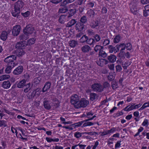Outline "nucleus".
<instances>
[{
  "mask_svg": "<svg viewBox=\"0 0 149 149\" xmlns=\"http://www.w3.org/2000/svg\"><path fill=\"white\" fill-rule=\"evenodd\" d=\"M35 40L36 39L34 38H32L28 40V42L29 45H32L33 44L35 43Z\"/></svg>",
  "mask_w": 149,
  "mask_h": 149,
  "instance_id": "obj_51",
  "label": "nucleus"
},
{
  "mask_svg": "<svg viewBox=\"0 0 149 149\" xmlns=\"http://www.w3.org/2000/svg\"><path fill=\"white\" fill-rule=\"evenodd\" d=\"M87 43L90 45H92L93 46L96 44L95 40L93 38H90L87 40Z\"/></svg>",
  "mask_w": 149,
  "mask_h": 149,
  "instance_id": "obj_24",
  "label": "nucleus"
},
{
  "mask_svg": "<svg viewBox=\"0 0 149 149\" xmlns=\"http://www.w3.org/2000/svg\"><path fill=\"white\" fill-rule=\"evenodd\" d=\"M8 126L7 124V122L6 120H0V127L4 128L7 127Z\"/></svg>",
  "mask_w": 149,
  "mask_h": 149,
  "instance_id": "obj_28",
  "label": "nucleus"
},
{
  "mask_svg": "<svg viewBox=\"0 0 149 149\" xmlns=\"http://www.w3.org/2000/svg\"><path fill=\"white\" fill-rule=\"evenodd\" d=\"M116 47L117 48V51H116V52L118 51L120 48V54H122L123 52V50L126 48L128 50H131L132 48V46L131 44L130 43H128L126 44L124 43H120L118 45H117L116 46Z\"/></svg>",
  "mask_w": 149,
  "mask_h": 149,
  "instance_id": "obj_2",
  "label": "nucleus"
},
{
  "mask_svg": "<svg viewBox=\"0 0 149 149\" xmlns=\"http://www.w3.org/2000/svg\"><path fill=\"white\" fill-rule=\"evenodd\" d=\"M87 14L89 17H93L94 15V12L93 10L92 9H90L88 11Z\"/></svg>",
  "mask_w": 149,
  "mask_h": 149,
  "instance_id": "obj_38",
  "label": "nucleus"
},
{
  "mask_svg": "<svg viewBox=\"0 0 149 149\" xmlns=\"http://www.w3.org/2000/svg\"><path fill=\"white\" fill-rule=\"evenodd\" d=\"M129 106V105L127 106L126 107L124 108L123 109L125 111H129L135 109L134 104H132L130 106Z\"/></svg>",
  "mask_w": 149,
  "mask_h": 149,
  "instance_id": "obj_21",
  "label": "nucleus"
},
{
  "mask_svg": "<svg viewBox=\"0 0 149 149\" xmlns=\"http://www.w3.org/2000/svg\"><path fill=\"white\" fill-rule=\"evenodd\" d=\"M108 59L111 62H114L116 60V57L113 55H111L108 57Z\"/></svg>",
  "mask_w": 149,
  "mask_h": 149,
  "instance_id": "obj_23",
  "label": "nucleus"
},
{
  "mask_svg": "<svg viewBox=\"0 0 149 149\" xmlns=\"http://www.w3.org/2000/svg\"><path fill=\"white\" fill-rule=\"evenodd\" d=\"M65 2V0H64L63 1V3H62L61 5L63 6V8H60L59 9V12L61 13H65V8L64 6H65L64 2Z\"/></svg>",
  "mask_w": 149,
  "mask_h": 149,
  "instance_id": "obj_39",
  "label": "nucleus"
},
{
  "mask_svg": "<svg viewBox=\"0 0 149 149\" xmlns=\"http://www.w3.org/2000/svg\"><path fill=\"white\" fill-rule=\"evenodd\" d=\"M82 134V133L80 132H77L74 133V137L76 138H79L81 136Z\"/></svg>",
  "mask_w": 149,
  "mask_h": 149,
  "instance_id": "obj_48",
  "label": "nucleus"
},
{
  "mask_svg": "<svg viewBox=\"0 0 149 149\" xmlns=\"http://www.w3.org/2000/svg\"><path fill=\"white\" fill-rule=\"evenodd\" d=\"M82 122H80L75 124H74V128H76L81 126L82 125Z\"/></svg>",
  "mask_w": 149,
  "mask_h": 149,
  "instance_id": "obj_57",
  "label": "nucleus"
},
{
  "mask_svg": "<svg viewBox=\"0 0 149 149\" xmlns=\"http://www.w3.org/2000/svg\"><path fill=\"white\" fill-rule=\"evenodd\" d=\"M43 106L45 109L47 110L50 109L51 108L49 102L45 98L43 100Z\"/></svg>",
  "mask_w": 149,
  "mask_h": 149,
  "instance_id": "obj_11",
  "label": "nucleus"
},
{
  "mask_svg": "<svg viewBox=\"0 0 149 149\" xmlns=\"http://www.w3.org/2000/svg\"><path fill=\"white\" fill-rule=\"evenodd\" d=\"M109 134L111 133H113L116 131V129L115 127H113L109 130H107Z\"/></svg>",
  "mask_w": 149,
  "mask_h": 149,
  "instance_id": "obj_55",
  "label": "nucleus"
},
{
  "mask_svg": "<svg viewBox=\"0 0 149 149\" xmlns=\"http://www.w3.org/2000/svg\"><path fill=\"white\" fill-rule=\"evenodd\" d=\"M122 141L121 140H120L117 141L115 145V148H119L121 145V143Z\"/></svg>",
  "mask_w": 149,
  "mask_h": 149,
  "instance_id": "obj_50",
  "label": "nucleus"
},
{
  "mask_svg": "<svg viewBox=\"0 0 149 149\" xmlns=\"http://www.w3.org/2000/svg\"><path fill=\"white\" fill-rule=\"evenodd\" d=\"M51 83L50 81L47 82L45 84L44 86L42 89V92L43 93L48 91L50 87Z\"/></svg>",
  "mask_w": 149,
  "mask_h": 149,
  "instance_id": "obj_14",
  "label": "nucleus"
},
{
  "mask_svg": "<svg viewBox=\"0 0 149 149\" xmlns=\"http://www.w3.org/2000/svg\"><path fill=\"white\" fill-rule=\"evenodd\" d=\"M89 103L88 100L85 99H82L79 102L77 105H76V108H79L81 107H86Z\"/></svg>",
  "mask_w": 149,
  "mask_h": 149,
  "instance_id": "obj_4",
  "label": "nucleus"
},
{
  "mask_svg": "<svg viewBox=\"0 0 149 149\" xmlns=\"http://www.w3.org/2000/svg\"><path fill=\"white\" fill-rule=\"evenodd\" d=\"M131 11L134 14H136L137 10V8L136 6L132 5L130 8Z\"/></svg>",
  "mask_w": 149,
  "mask_h": 149,
  "instance_id": "obj_27",
  "label": "nucleus"
},
{
  "mask_svg": "<svg viewBox=\"0 0 149 149\" xmlns=\"http://www.w3.org/2000/svg\"><path fill=\"white\" fill-rule=\"evenodd\" d=\"M83 2V0H77L75 3L76 5H81L82 4Z\"/></svg>",
  "mask_w": 149,
  "mask_h": 149,
  "instance_id": "obj_60",
  "label": "nucleus"
},
{
  "mask_svg": "<svg viewBox=\"0 0 149 149\" xmlns=\"http://www.w3.org/2000/svg\"><path fill=\"white\" fill-rule=\"evenodd\" d=\"M10 30H8L7 31H3L0 35V38L3 41L6 40L7 38L8 34L10 32Z\"/></svg>",
  "mask_w": 149,
  "mask_h": 149,
  "instance_id": "obj_10",
  "label": "nucleus"
},
{
  "mask_svg": "<svg viewBox=\"0 0 149 149\" xmlns=\"http://www.w3.org/2000/svg\"><path fill=\"white\" fill-rule=\"evenodd\" d=\"M93 125V123L91 122H88L85 123L83 125V127L90 126Z\"/></svg>",
  "mask_w": 149,
  "mask_h": 149,
  "instance_id": "obj_49",
  "label": "nucleus"
},
{
  "mask_svg": "<svg viewBox=\"0 0 149 149\" xmlns=\"http://www.w3.org/2000/svg\"><path fill=\"white\" fill-rule=\"evenodd\" d=\"M99 56L103 58H105L107 56V54L103 51H100L99 52Z\"/></svg>",
  "mask_w": 149,
  "mask_h": 149,
  "instance_id": "obj_36",
  "label": "nucleus"
},
{
  "mask_svg": "<svg viewBox=\"0 0 149 149\" xmlns=\"http://www.w3.org/2000/svg\"><path fill=\"white\" fill-rule=\"evenodd\" d=\"M112 87L113 89H115L117 88V84L116 82L112 83Z\"/></svg>",
  "mask_w": 149,
  "mask_h": 149,
  "instance_id": "obj_61",
  "label": "nucleus"
},
{
  "mask_svg": "<svg viewBox=\"0 0 149 149\" xmlns=\"http://www.w3.org/2000/svg\"><path fill=\"white\" fill-rule=\"evenodd\" d=\"M108 66L109 68L111 70H114V66L113 64H108Z\"/></svg>",
  "mask_w": 149,
  "mask_h": 149,
  "instance_id": "obj_63",
  "label": "nucleus"
},
{
  "mask_svg": "<svg viewBox=\"0 0 149 149\" xmlns=\"http://www.w3.org/2000/svg\"><path fill=\"white\" fill-rule=\"evenodd\" d=\"M74 128V124L70 125L69 126H66V129L72 130Z\"/></svg>",
  "mask_w": 149,
  "mask_h": 149,
  "instance_id": "obj_56",
  "label": "nucleus"
},
{
  "mask_svg": "<svg viewBox=\"0 0 149 149\" xmlns=\"http://www.w3.org/2000/svg\"><path fill=\"white\" fill-rule=\"evenodd\" d=\"M88 6L90 8H92L94 6V3L93 2L89 1L87 3Z\"/></svg>",
  "mask_w": 149,
  "mask_h": 149,
  "instance_id": "obj_64",
  "label": "nucleus"
},
{
  "mask_svg": "<svg viewBox=\"0 0 149 149\" xmlns=\"http://www.w3.org/2000/svg\"><path fill=\"white\" fill-rule=\"evenodd\" d=\"M23 70V66H19L14 70L13 71V73L15 75H19L22 72Z\"/></svg>",
  "mask_w": 149,
  "mask_h": 149,
  "instance_id": "obj_12",
  "label": "nucleus"
},
{
  "mask_svg": "<svg viewBox=\"0 0 149 149\" xmlns=\"http://www.w3.org/2000/svg\"><path fill=\"white\" fill-rule=\"evenodd\" d=\"M91 50L90 47L88 45H86L82 47L81 50L84 53H88Z\"/></svg>",
  "mask_w": 149,
  "mask_h": 149,
  "instance_id": "obj_16",
  "label": "nucleus"
},
{
  "mask_svg": "<svg viewBox=\"0 0 149 149\" xmlns=\"http://www.w3.org/2000/svg\"><path fill=\"white\" fill-rule=\"evenodd\" d=\"M16 56L15 55H11L7 57L4 60V62L7 64V65L15 66L16 65L14 62L16 60Z\"/></svg>",
  "mask_w": 149,
  "mask_h": 149,
  "instance_id": "obj_3",
  "label": "nucleus"
},
{
  "mask_svg": "<svg viewBox=\"0 0 149 149\" xmlns=\"http://www.w3.org/2000/svg\"><path fill=\"white\" fill-rule=\"evenodd\" d=\"M116 71L119 72L121 71L122 69L121 66L119 65H116Z\"/></svg>",
  "mask_w": 149,
  "mask_h": 149,
  "instance_id": "obj_58",
  "label": "nucleus"
},
{
  "mask_svg": "<svg viewBox=\"0 0 149 149\" xmlns=\"http://www.w3.org/2000/svg\"><path fill=\"white\" fill-rule=\"evenodd\" d=\"M30 14V12L27 11L25 13H21V14L24 17H27Z\"/></svg>",
  "mask_w": 149,
  "mask_h": 149,
  "instance_id": "obj_54",
  "label": "nucleus"
},
{
  "mask_svg": "<svg viewBox=\"0 0 149 149\" xmlns=\"http://www.w3.org/2000/svg\"><path fill=\"white\" fill-rule=\"evenodd\" d=\"M120 36L119 35H117L114 39L113 42L115 43H117L120 41Z\"/></svg>",
  "mask_w": 149,
  "mask_h": 149,
  "instance_id": "obj_43",
  "label": "nucleus"
},
{
  "mask_svg": "<svg viewBox=\"0 0 149 149\" xmlns=\"http://www.w3.org/2000/svg\"><path fill=\"white\" fill-rule=\"evenodd\" d=\"M24 33V34L21 35L19 36L20 40H25L29 38V35L27 33H25V32Z\"/></svg>",
  "mask_w": 149,
  "mask_h": 149,
  "instance_id": "obj_20",
  "label": "nucleus"
},
{
  "mask_svg": "<svg viewBox=\"0 0 149 149\" xmlns=\"http://www.w3.org/2000/svg\"><path fill=\"white\" fill-rule=\"evenodd\" d=\"M142 125L143 126L147 127L148 125V122L147 119H145L142 123Z\"/></svg>",
  "mask_w": 149,
  "mask_h": 149,
  "instance_id": "obj_47",
  "label": "nucleus"
},
{
  "mask_svg": "<svg viewBox=\"0 0 149 149\" xmlns=\"http://www.w3.org/2000/svg\"><path fill=\"white\" fill-rule=\"evenodd\" d=\"M30 86L31 84L29 83L27 85H26L25 86H26V88L24 89V92L26 93L30 91L31 88H30Z\"/></svg>",
  "mask_w": 149,
  "mask_h": 149,
  "instance_id": "obj_37",
  "label": "nucleus"
},
{
  "mask_svg": "<svg viewBox=\"0 0 149 149\" xmlns=\"http://www.w3.org/2000/svg\"><path fill=\"white\" fill-rule=\"evenodd\" d=\"M34 30V27L31 24L27 25L23 30V32L27 33L28 35L31 34L33 33V31Z\"/></svg>",
  "mask_w": 149,
  "mask_h": 149,
  "instance_id": "obj_6",
  "label": "nucleus"
},
{
  "mask_svg": "<svg viewBox=\"0 0 149 149\" xmlns=\"http://www.w3.org/2000/svg\"><path fill=\"white\" fill-rule=\"evenodd\" d=\"M98 25V22L97 21H93L91 24V27L95 28Z\"/></svg>",
  "mask_w": 149,
  "mask_h": 149,
  "instance_id": "obj_45",
  "label": "nucleus"
},
{
  "mask_svg": "<svg viewBox=\"0 0 149 149\" xmlns=\"http://www.w3.org/2000/svg\"><path fill=\"white\" fill-rule=\"evenodd\" d=\"M26 46L22 42H19L17 43L15 45V47L17 49H23L25 48Z\"/></svg>",
  "mask_w": 149,
  "mask_h": 149,
  "instance_id": "obj_13",
  "label": "nucleus"
},
{
  "mask_svg": "<svg viewBox=\"0 0 149 149\" xmlns=\"http://www.w3.org/2000/svg\"><path fill=\"white\" fill-rule=\"evenodd\" d=\"M7 67L5 70V71L6 73H10L11 71V70L15 66L12 65H7Z\"/></svg>",
  "mask_w": 149,
  "mask_h": 149,
  "instance_id": "obj_25",
  "label": "nucleus"
},
{
  "mask_svg": "<svg viewBox=\"0 0 149 149\" xmlns=\"http://www.w3.org/2000/svg\"><path fill=\"white\" fill-rule=\"evenodd\" d=\"M96 63L98 65L101 66H102L107 63L106 60L103 59H100L97 60Z\"/></svg>",
  "mask_w": 149,
  "mask_h": 149,
  "instance_id": "obj_17",
  "label": "nucleus"
},
{
  "mask_svg": "<svg viewBox=\"0 0 149 149\" xmlns=\"http://www.w3.org/2000/svg\"><path fill=\"white\" fill-rule=\"evenodd\" d=\"M69 44L71 47H74L77 44V42L75 40H72L69 42Z\"/></svg>",
  "mask_w": 149,
  "mask_h": 149,
  "instance_id": "obj_26",
  "label": "nucleus"
},
{
  "mask_svg": "<svg viewBox=\"0 0 149 149\" xmlns=\"http://www.w3.org/2000/svg\"><path fill=\"white\" fill-rule=\"evenodd\" d=\"M54 102L52 103V105L53 107V108L54 109H56L59 106V102L58 100H55V101H53Z\"/></svg>",
  "mask_w": 149,
  "mask_h": 149,
  "instance_id": "obj_29",
  "label": "nucleus"
},
{
  "mask_svg": "<svg viewBox=\"0 0 149 149\" xmlns=\"http://www.w3.org/2000/svg\"><path fill=\"white\" fill-rule=\"evenodd\" d=\"M26 81L25 79L22 80L19 82L17 87L19 88H22L26 85Z\"/></svg>",
  "mask_w": 149,
  "mask_h": 149,
  "instance_id": "obj_18",
  "label": "nucleus"
},
{
  "mask_svg": "<svg viewBox=\"0 0 149 149\" xmlns=\"http://www.w3.org/2000/svg\"><path fill=\"white\" fill-rule=\"evenodd\" d=\"M110 42L109 40L107 39H106L104 40L103 42V45L104 46H106L108 45Z\"/></svg>",
  "mask_w": 149,
  "mask_h": 149,
  "instance_id": "obj_59",
  "label": "nucleus"
},
{
  "mask_svg": "<svg viewBox=\"0 0 149 149\" xmlns=\"http://www.w3.org/2000/svg\"><path fill=\"white\" fill-rule=\"evenodd\" d=\"M36 95V92L35 91H33L31 93V94L27 96V97L29 99H33L35 96Z\"/></svg>",
  "mask_w": 149,
  "mask_h": 149,
  "instance_id": "obj_33",
  "label": "nucleus"
},
{
  "mask_svg": "<svg viewBox=\"0 0 149 149\" xmlns=\"http://www.w3.org/2000/svg\"><path fill=\"white\" fill-rule=\"evenodd\" d=\"M24 4L22 0H18L15 3L14 6V10L12 11V15L17 17L21 11L24 6Z\"/></svg>",
  "mask_w": 149,
  "mask_h": 149,
  "instance_id": "obj_1",
  "label": "nucleus"
},
{
  "mask_svg": "<svg viewBox=\"0 0 149 149\" xmlns=\"http://www.w3.org/2000/svg\"><path fill=\"white\" fill-rule=\"evenodd\" d=\"M75 27L76 30L81 31L84 29V26L81 23H78L76 24Z\"/></svg>",
  "mask_w": 149,
  "mask_h": 149,
  "instance_id": "obj_19",
  "label": "nucleus"
},
{
  "mask_svg": "<svg viewBox=\"0 0 149 149\" xmlns=\"http://www.w3.org/2000/svg\"><path fill=\"white\" fill-rule=\"evenodd\" d=\"M79 100V98L77 95H73L71 97L70 102L72 104L74 105L76 108V105L78 104Z\"/></svg>",
  "mask_w": 149,
  "mask_h": 149,
  "instance_id": "obj_5",
  "label": "nucleus"
},
{
  "mask_svg": "<svg viewBox=\"0 0 149 149\" xmlns=\"http://www.w3.org/2000/svg\"><path fill=\"white\" fill-rule=\"evenodd\" d=\"M11 85L10 81L8 80L3 81L2 84V86L4 88L8 89L10 87Z\"/></svg>",
  "mask_w": 149,
  "mask_h": 149,
  "instance_id": "obj_15",
  "label": "nucleus"
},
{
  "mask_svg": "<svg viewBox=\"0 0 149 149\" xmlns=\"http://www.w3.org/2000/svg\"><path fill=\"white\" fill-rule=\"evenodd\" d=\"M148 107H149V101L144 103L140 110H142Z\"/></svg>",
  "mask_w": 149,
  "mask_h": 149,
  "instance_id": "obj_34",
  "label": "nucleus"
},
{
  "mask_svg": "<svg viewBox=\"0 0 149 149\" xmlns=\"http://www.w3.org/2000/svg\"><path fill=\"white\" fill-rule=\"evenodd\" d=\"M76 10L75 9H70L68 12V13L69 15V17H70L73 15L75 13Z\"/></svg>",
  "mask_w": 149,
  "mask_h": 149,
  "instance_id": "obj_40",
  "label": "nucleus"
},
{
  "mask_svg": "<svg viewBox=\"0 0 149 149\" xmlns=\"http://www.w3.org/2000/svg\"><path fill=\"white\" fill-rule=\"evenodd\" d=\"M87 20L86 17L85 16H83L81 18L80 21L81 22L84 23L86 22Z\"/></svg>",
  "mask_w": 149,
  "mask_h": 149,
  "instance_id": "obj_52",
  "label": "nucleus"
},
{
  "mask_svg": "<svg viewBox=\"0 0 149 149\" xmlns=\"http://www.w3.org/2000/svg\"><path fill=\"white\" fill-rule=\"evenodd\" d=\"M94 38H95V42H99L101 39L100 36L98 34H95L94 36Z\"/></svg>",
  "mask_w": 149,
  "mask_h": 149,
  "instance_id": "obj_46",
  "label": "nucleus"
},
{
  "mask_svg": "<svg viewBox=\"0 0 149 149\" xmlns=\"http://www.w3.org/2000/svg\"><path fill=\"white\" fill-rule=\"evenodd\" d=\"M143 130V127H141L138 130V132L135 134L134 136V137L139 135L140 132H142Z\"/></svg>",
  "mask_w": 149,
  "mask_h": 149,
  "instance_id": "obj_44",
  "label": "nucleus"
},
{
  "mask_svg": "<svg viewBox=\"0 0 149 149\" xmlns=\"http://www.w3.org/2000/svg\"><path fill=\"white\" fill-rule=\"evenodd\" d=\"M87 40H88V37L85 35H83L80 38V42L81 43H84L85 42H87Z\"/></svg>",
  "mask_w": 149,
  "mask_h": 149,
  "instance_id": "obj_31",
  "label": "nucleus"
},
{
  "mask_svg": "<svg viewBox=\"0 0 149 149\" xmlns=\"http://www.w3.org/2000/svg\"><path fill=\"white\" fill-rule=\"evenodd\" d=\"M102 48V46L100 45H96L94 47V50L96 52H97L98 51H100Z\"/></svg>",
  "mask_w": 149,
  "mask_h": 149,
  "instance_id": "obj_41",
  "label": "nucleus"
},
{
  "mask_svg": "<svg viewBox=\"0 0 149 149\" xmlns=\"http://www.w3.org/2000/svg\"><path fill=\"white\" fill-rule=\"evenodd\" d=\"M108 49L109 52L110 53H112L113 52L116 53L117 52H116V51H117L116 46L114 47L112 45H110L108 47Z\"/></svg>",
  "mask_w": 149,
  "mask_h": 149,
  "instance_id": "obj_22",
  "label": "nucleus"
},
{
  "mask_svg": "<svg viewBox=\"0 0 149 149\" xmlns=\"http://www.w3.org/2000/svg\"><path fill=\"white\" fill-rule=\"evenodd\" d=\"M13 54L18 57L22 56L23 55L25 54V52L23 49H17L16 50H14L13 52Z\"/></svg>",
  "mask_w": 149,
  "mask_h": 149,
  "instance_id": "obj_9",
  "label": "nucleus"
},
{
  "mask_svg": "<svg viewBox=\"0 0 149 149\" xmlns=\"http://www.w3.org/2000/svg\"><path fill=\"white\" fill-rule=\"evenodd\" d=\"M21 27L20 25H17L13 27L12 30V34L14 36H17L21 31Z\"/></svg>",
  "mask_w": 149,
  "mask_h": 149,
  "instance_id": "obj_7",
  "label": "nucleus"
},
{
  "mask_svg": "<svg viewBox=\"0 0 149 149\" xmlns=\"http://www.w3.org/2000/svg\"><path fill=\"white\" fill-rule=\"evenodd\" d=\"M100 133L101 136H102L109 134L107 130H105L103 132H101Z\"/></svg>",
  "mask_w": 149,
  "mask_h": 149,
  "instance_id": "obj_53",
  "label": "nucleus"
},
{
  "mask_svg": "<svg viewBox=\"0 0 149 149\" xmlns=\"http://www.w3.org/2000/svg\"><path fill=\"white\" fill-rule=\"evenodd\" d=\"M76 21L75 19H72L67 24V26L68 27H70L76 23Z\"/></svg>",
  "mask_w": 149,
  "mask_h": 149,
  "instance_id": "obj_32",
  "label": "nucleus"
},
{
  "mask_svg": "<svg viewBox=\"0 0 149 149\" xmlns=\"http://www.w3.org/2000/svg\"><path fill=\"white\" fill-rule=\"evenodd\" d=\"M97 98V95L95 93H92L90 95V99L91 101L94 100Z\"/></svg>",
  "mask_w": 149,
  "mask_h": 149,
  "instance_id": "obj_35",
  "label": "nucleus"
},
{
  "mask_svg": "<svg viewBox=\"0 0 149 149\" xmlns=\"http://www.w3.org/2000/svg\"><path fill=\"white\" fill-rule=\"evenodd\" d=\"M65 15H61L59 19V21L61 23H64L65 22Z\"/></svg>",
  "mask_w": 149,
  "mask_h": 149,
  "instance_id": "obj_42",
  "label": "nucleus"
},
{
  "mask_svg": "<svg viewBox=\"0 0 149 149\" xmlns=\"http://www.w3.org/2000/svg\"><path fill=\"white\" fill-rule=\"evenodd\" d=\"M92 88L94 91L101 92L102 91L103 87L98 84H95L92 85Z\"/></svg>",
  "mask_w": 149,
  "mask_h": 149,
  "instance_id": "obj_8",
  "label": "nucleus"
},
{
  "mask_svg": "<svg viewBox=\"0 0 149 149\" xmlns=\"http://www.w3.org/2000/svg\"><path fill=\"white\" fill-rule=\"evenodd\" d=\"M79 149H85L86 145H82L80 144V143H79Z\"/></svg>",
  "mask_w": 149,
  "mask_h": 149,
  "instance_id": "obj_62",
  "label": "nucleus"
},
{
  "mask_svg": "<svg viewBox=\"0 0 149 149\" xmlns=\"http://www.w3.org/2000/svg\"><path fill=\"white\" fill-rule=\"evenodd\" d=\"M10 77V76L9 75H3L0 77V81H1L5 80L7 79H8Z\"/></svg>",
  "mask_w": 149,
  "mask_h": 149,
  "instance_id": "obj_30",
  "label": "nucleus"
}]
</instances>
